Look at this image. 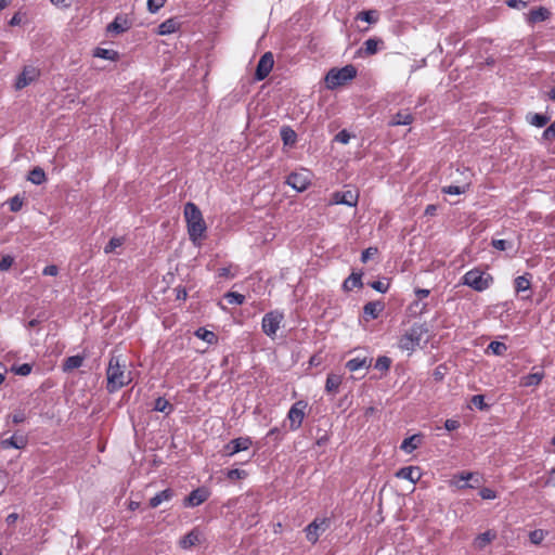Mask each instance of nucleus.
Instances as JSON below:
<instances>
[{
    "label": "nucleus",
    "mask_w": 555,
    "mask_h": 555,
    "mask_svg": "<svg viewBox=\"0 0 555 555\" xmlns=\"http://www.w3.org/2000/svg\"><path fill=\"white\" fill-rule=\"evenodd\" d=\"M85 358L79 354L70 356L65 359L63 364L64 371H73L75 369H79L83 363Z\"/></svg>",
    "instance_id": "obj_37"
},
{
    "label": "nucleus",
    "mask_w": 555,
    "mask_h": 555,
    "mask_svg": "<svg viewBox=\"0 0 555 555\" xmlns=\"http://www.w3.org/2000/svg\"><path fill=\"white\" fill-rule=\"evenodd\" d=\"M460 421L457 420H454V418H448L444 422V428L448 430V431H453V430H456L459 427H460Z\"/></svg>",
    "instance_id": "obj_63"
},
{
    "label": "nucleus",
    "mask_w": 555,
    "mask_h": 555,
    "mask_svg": "<svg viewBox=\"0 0 555 555\" xmlns=\"http://www.w3.org/2000/svg\"><path fill=\"white\" fill-rule=\"evenodd\" d=\"M41 75V70L34 65H25L22 72L16 76L14 87L22 90L33 82L37 81Z\"/></svg>",
    "instance_id": "obj_9"
},
{
    "label": "nucleus",
    "mask_w": 555,
    "mask_h": 555,
    "mask_svg": "<svg viewBox=\"0 0 555 555\" xmlns=\"http://www.w3.org/2000/svg\"><path fill=\"white\" fill-rule=\"evenodd\" d=\"M371 287L373 289H375L376 292H379V293H386L389 288V284L388 283H384L382 281H374L371 283Z\"/></svg>",
    "instance_id": "obj_60"
},
{
    "label": "nucleus",
    "mask_w": 555,
    "mask_h": 555,
    "mask_svg": "<svg viewBox=\"0 0 555 555\" xmlns=\"http://www.w3.org/2000/svg\"><path fill=\"white\" fill-rule=\"evenodd\" d=\"M378 17H379V14H378V12L376 10L362 11L357 16L358 20H361V21L366 22L369 24L377 23Z\"/></svg>",
    "instance_id": "obj_40"
},
{
    "label": "nucleus",
    "mask_w": 555,
    "mask_h": 555,
    "mask_svg": "<svg viewBox=\"0 0 555 555\" xmlns=\"http://www.w3.org/2000/svg\"><path fill=\"white\" fill-rule=\"evenodd\" d=\"M391 365V359L386 356H379L374 364V367L380 372H387L389 371Z\"/></svg>",
    "instance_id": "obj_45"
},
{
    "label": "nucleus",
    "mask_w": 555,
    "mask_h": 555,
    "mask_svg": "<svg viewBox=\"0 0 555 555\" xmlns=\"http://www.w3.org/2000/svg\"><path fill=\"white\" fill-rule=\"evenodd\" d=\"M184 218L186 221L190 240L196 244L204 237L207 230L201 209L192 202L184 205Z\"/></svg>",
    "instance_id": "obj_2"
},
{
    "label": "nucleus",
    "mask_w": 555,
    "mask_h": 555,
    "mask_svg": "<svg viewBox=\"0 0 555 555\" xmlns=\"http://www.w3.org/2000/svg\"><path fill=\"white\" fill-rule=\"evenodd\" d=\"M378 249L376 247H369L364 249L361 254V261L363 263L367 262V260L375 254H377Z\"/></svg>",
    "instance_id": "obj_61"
},
{
    "label": "nucleus",
    "mask_w": 555,
    "mask_h": 555,
    "mask_svg": "<svg viewBox=\"0 0 555 555\" xmlns=\"http://www.w3.org/2000/svg\"><path fill=\"white\" fill-rule=\"evenodd\" d=\"M199 541V534L195 530L186 533L180 541V545L182 548H190L194 546Z\"/></svg>",
    "instance_id": "obj_39"
},
{
    "label": "nucleus",
    "mask_w": 555,
    "mask_h": 555,
    "mask_svg": "<svg viewBox=\"0 0 555 555\" xmlns=\"http://www.w3.org/2000/svg\"><path fill=\"white\" fill-rule=\"evenodd\" d=\"M274 65V59L272 52H266L261 55L256 70H255V79L257 81H261L268 77L270 72L272 70Z\"/></svg>",
    "instance_id": "obj_13"
},
{
    "label": "nucleus",
    "mask_w": 555,
    "mask_h": 555,
    "mask_svg": "<svg viewBox=\"0 0 555 555\" xmlns=\"http://www.w3.org/2000/svg\"><path fill=\"white\" fill-rule=\"evenodd\" d=\"M28 443V437L25 434H20L18 431L14 433L11 437L2 439L0 441V448L3 450L7 449H16L22 450Z\"/></svg>",
    "instance_id": "obj_15"
},
{
    "label": "nucleus",
    "mask_w": 555,
    "mask_h": 555,
    "mask_svg": "<svg viewBox=\"0 0 555 555\" xmlns=\"http://www.w3.org/2000/svg\"><path fill=\"white\" fill-rule=\"evenodd\" d=\"M223 297L230 305L241 306L245 302V296L236 292H228Z\"/></svg>",
    "instance_id": "obj_44"
},
{
    "label": "nucleus",
    "mask_w": 555,
    "mask_h": 555,
    "mask_svg": "<svg viewBox=\"0 0 555 555\" xmlns=\"http://www.w3.org/2000/svg\"><path fill=\"white\" fill-rule=\"evenodd\" d=\"M180 23L176 18H168L160 23L157 27V34L159 36H166L178 31Z\"/></svg>",
    "instance_id": "obj_26"
},
{
    "label": "nucleus",
    "mask_w": 555,
    "mask_h": 555,
    "mask_svg": "<svg viewBox=\"0 0 555 555\" xmlns=\"http://www.w3.org/2000/svg\"><path fill=\"white\" fill-rule=\"evenodd\" d=\"M359 193L352 190L336 191L332 194L331 204L354 207L358 204Z\"/></svg>",
    "instance_id": "obj_12"
},
{
    "label": "nucleus",
    "mask_w": 555,
    "mask_h": 555,
    "mask_svg": "<svg viewBox=\"0 0 555 555\" xmlns=\"http://www.w3.org/2000/svg\"><path fill=\"white\" fill-rule=\"evenodd\" d=\"M93 56L103 59V60L113 61V62H116L119 60L118 51L113 50V49L99 48V47L94 49Z\"/></svg>",
    "instance_id": "obj_33"
},
{
    "label": "nucleus",
    "mask_w": 555,
    "mask_h": 555,
    "mask_svg": "<svg viewBox=\"0 0 555 555\" xmlns=\"http://www.w3.org/2000/svg\"><path fill=\"white\" fill-rule=\"evenodd\" d=\"M132 382V373L127 369L126 360L120 354L111 353L106 367V390L115 393Z\"/></svg>",
    "instance_id": "obj_1"
},
{
    "label": "nucleus",
    "mask_w": 555,
    "mask_h": 555,
    "mask_svg": "<svg viewBox=\"0 0 555 555\" xmlns=\"http://www.w3.org/2000/svg\"><path fill=\"white\" fill-rule=\"evenodd\" d=\"M28 180L36 185L42 184L47 180L44 170L40 167L34 168L29 171Z\"/></svg>",
    "instance_id": "obj_38"
},
{
    "label": "nucleus",
    "mask_w": 555,
    "mask_h": 555,
    "mask_svg": "<svg viewBox=\"0 0 555 555\" xmlns=\"http://www.w3.org/2000/svg\"><path fill=\"white\" fill-rule=\"evenodd\" d=\"M251 444L253 440L248 436L232 439L223 446L222 455L232 457L238 452L247 451Z\"/></svg>",
    "instance_id": "obj_11"
},
{
    "label": "nucleus",
    "mask_w": 555,
    "mask_h": 555,
    "mask_svg": "<svg viewBox=\"0 0 555 555\" xmlns=\"http://www.w3.org/2000/svg\"><path fill=\"white\" fill-rule=\"evenodd\" d=\"M330 527V519L324 518H315L311 521L306 528V539L311 543L315 544L319 541L320 534L324 532Z\"/></svg>",
    "instance_id": "obj_10"
},
{
    "label": "nucleus",
    "mask_w": 555,
    "mask_h": 555,
    "mask_svg": "<svg viewBox=\"0 0 555 555\" xmlns=\"http://www.w3.org/2000/svg\"><path fill=\"white\" fill-rule=\"evenodd\" d=\"M175 495V492L172 489L167 488L158 493H156L154 496H152L149 501V505L152 508H156L159 506L163 502L170 501Z\"/></svg>",
    "instance_id": "obj_25"
},
{
    "label": "nucleus",
    "mask_w": 555,
    "mask_h": 555,
    "mask_svg": "<svg viewBox=\"0 0 555 555\" xmlns=\"http://www.w3.org/2000/svg\"><path fill=\"white\" fill-rule=\"evenodd\" d=\"M474 476H475V473L461 472L453 476L452 482L457 489H461V490L467 489V488L474 489L476 486L468 483V481L472 480L474 478Z\"/></svg>",
    "instance_id": "obj_23"
},
{
    "label": "nucleus",
    "mask_w": 555,
    "mask_h": 555,
    "mask_svg": "<svg viewBox=\"0 0 555 555\" xmlns=\"http://www.w3.org/2000/svg\"><path fill=\"white\" fill-rule=\"evenodd\" d=\"M383 43L380 39L377 38H369L364 41V53L367 55H373L378 50V44Z\"/></svg>",
    "instance_id": "obj_43"
},
{
    "label": "nucleus",
    "mask_w": 555,
    "mask_h": 555,
    "mask_svg": "<svg viewBox=\"0 0 555 555\" xmlns=\"http://www.w3.org/2000/svg\"><path fill=\"white\" fill-rule=\"evenodd\" d=\"M131 26L132 22L126 15L117 14L113 22L107 25L106 30L119 35L130 29Z\"/></svg>",
    "instance_id": "obj_17"
},
{
    "label": "nucleus",
    "mask_w": 555,
    "mask_h": 555,
    "mask_svg": "<svg viewBox=\"0 0 555 555\" xmlns=\"http://www.w3.org/2000/svg\"><path fill=\"white\" fill-rule=\"evenodd\" d=\"M470 402L480 411H487L490 408V405L485 402L483 395H474Z\"/></svg>",
    "instance_id": "obj_47"
},
{
    "label": "nucleus",
    "mask_w": 555,
    "mask_h": 555,
    "mask_svg": "<svg viewBox=\"0 0 555 555\" xmlns=\"http://www.w3.org/2000/svg\"><path fill=\"white\" fill-rule=\"evenodd\" d=\"M26 17L25 13H22L21 11L16 12L11 20L9 21L10 26H18L23 23L24 18Z\"/></svg>",
    "instance_id": "obj_59"
},
{
    "label": "nucleus",
    "mask_w": 555,
    "mask_h": 555,
    "mask_svg": "<svg viewBox=\"0 0 555 555\" xmlns=\"http://www.w3.org/2000/svg\"><path fill=\"white\" fill-rule=\"evenodd\" d=\"M496 538V532L494 530H487L480 534H478L473 542V545L476 550L482 551L485 550L494 539Z\"/></svg>",
    "instance_id": "obj_22"
},
{
    "label": "nucleus",
    "mask_w": 555,
    "mask_h": 555,
    "mask_svg": "<svg viewBox=\"0 0 555 555\" xmlns=\"http://www.w3.org/2000/svg\"><path fill=\"white\" fill-rule=\"evenodd\" d=\"M33 366L28 363H23L15 367L14 372L21 376H27L31 373Z\"/></svg>",
    "instance_id": "obj_56"
},
{
    "label": "nucleus",
    "mask_w": 555,
    "mask_h": 555,
    "mask_svg": "<svg viewBox=\"0 0 555 555\" xmlns=\"http://www.w3.org/2000/svg\"><path fill=\"white\" fill-rule=\"evenodd\" d=\"M350 133L346 130V129H343L340 130L336 135H335V140L339 143H343V144H347L349 143L350 141Z\"/></svg>",
    "instance_id": "obj_58"
},
{
    "label": "nucleus",
    "mask_w": 555,
    "mask_h": 555,
    "mask_svg": "<svg viewBox=\"0 0 555 555\" xmlns=\"http://www.w3.org/2000/svg\"><path fill=\"white\" fill-rule=\"evenodd\" d=\"M551 117L546 114H540V113H528L526 115V120L531 125V126H534L537 128H543L545 127L548 121H550Z\"/></svg>",
    "instance_id": "obj_30"
},
{
    "label": "nucleus",
    "mask_w": 555,
    "mask_h": 555,
    "mask_svg": "<svg viewBox=\"0 0 555 555\" xmlns=\"http://www.w3.org/2000/svg\"><path fill=\"white\" fill-rule=\"evenodd\" d=\"M385 304L380 300L369 301L363 307V315L365 319L375 320L384 311Z\"/></svg>",
    "instance_id": "obj_18"
},
{
    "label": "nucleus",
    "mask_w": 555,
    "mask_h": 555,
    "mask_svg": "<svg viewBox=\"0 0 555 555\" xmlns=\"http://www.w3.org/2000/svg\"><path fill=\"white\" fill-rule=\"evenodd\" d=\"M372 359L367 358H352L346 362V367L350 372H356L358 370H361L363 367H369L371 365Z\"/></svg>",
    "instance_id": "obj_34"
},
{
    "label": "nucleus",
    "mask_w": 555,
    "mask_h": 555,
    "mask_svg": "<svg viewBox=\"0 0 555 555\" xmlns=\"http://www.w3.org/2000/svg\"><path fill=\"white\" fill-rule=\"evenodd\" d=\"M14 262V258L10 255H4L0 259V271H8Z\"/></svg>",
    "instance_id": "obj_54"
},
{
    "label": "nucleus",
    "mask_w": 555,
    "mask_h": 555,
    "mask_svg": "<svg viewBox=\"0 0 555 555\" xmlns=\"http://www.w3.org/2000/svg\"><path fill=\"white\" fill-rule=\"evenodd\" d=\"M311 171L300 169L299 171L291 172L285 180V183L294 189L296 192L306 191L311 183Z\"/></svg>",
    "instance_id": "obj_8"
},
{
    "label": "nucleus",
    "mask_w": 555,
    "mask_h": 555,
    "mask_svg": "<svg viewBox=\"0 0 555 555\" xmlns=\"http://www.w3.org/2000/svg\"><path fill=\"white\" fill-rule=\"evenodd\" d=\"M506 4H507V7H509L512 9L520 10V9H525L528 5V2H526L524 0H507Z\"/></svg>",
    "instance_id": "obj_62"
},
{
    "label": "nucleus",
    "mask_w": 555,
    "mask_h": 555,
    "mask_svg": "<svg viewBox=\"0 0 555 555\" xmlns=\"http://www.w3.org/2000/svg\"><path fill=\"white\" fill-rule=\"evenodd\" d=\"M491 245L495 249L502 250V251L513 248V243L512 242H509L507 240H502V238L492 240Z\"/></svg>",
    "instance_id": "obj_49"
},
{
    "label": "nucleus",
    "mask_w": 555,
    "mask_h": 555,
    "mask_svg": "<svg viewBox=\"0 0 555 555\" xmlns=\"http://www.w3.org/2000/svg\"><path fill=\"white\" fill-rule=\"evenodd\" d=\"M357 76V68L349 64L341 68H331L324 78L325 86L328 90H335L352 80Z\"/></svg>",
    "instance_id": "obj_4"
},
{
    "label": "nucleus",
    "mask_w": 555,
    "mask_h": 555,
    "mask_svg": "<svg viewBox=\"0 0 555 555\" xmlns=\"http://www.w3.org/2000/svg\"><path fill=\"white\" fill-rule=\"evenodd\" d=\"M469 189V183L465 185H447L441 189V192L443 194L449 195H461L466 193V191Z\"/></svg>",
    "instance_id": "obj_42"
},
{
    "label": "nucleus",
    "mask_w": 555,
    "mask_h": 555,
    "mask_svg": "<svg viewBox=\"0 0 555 555\" xmlns=\"http://www.w3.org/2000/svg\"><path fill=\"white\" fill-rule=\"evenodd\" d=\"M461 283L476 292H483L493 284V276L488 272L474 268L461 278Z\"/></svg>",
    "instance_id": "obj_5"
},
{
    "label": "nucleus",
    "mask_w": 555,
    "mask_h": 555,
    "mask_svg": "<svg viewBox=\"0 0 555 555\" xmlns=\"http://www.w3.org/2000/svg\"><path fill=\"white\" fill-rule=\"evenodd\" d=\"M284 320V313L280 310L267 312L261 321L262 332L270 338H274Z\"/></svg>",
    "instance_id": "obj_6"
},
{
    "label": "nucleus",
    "mask_w": 555,
    "mask_h": 555,
    "mask_svg": "<svg viewBox=\"0 0 555 555\" xmlns=\"http://www.w3.org/2000/svg\"><path fill=\"white\" fill-rule=\"evenodd\" d=\"M479 495L483 500H494L496 498V492L494 490H492L491 488L485 487V488L480 489Z\"/></svg>",
    "instance_id": "obj_57"
},
{
    "label": "nucleus",
    "mask_w": 555,
    "mask_h": 555,
    "mask_svg": "<svg viewBox=\"0 0 555 555\" xmlns=\"http://www.w3.org/2000/svg\"><path fill=\"white\" fill-rule=\"evenodd\" d=\"M544 376L545 374L543 370L527 374L520 378V385L524 387L538 386L542 382Z\"/></svg>",
    "instance_id": "obj_28"
},
{
    "label": "nucleus",
    "mask_w": 555,
    "mask_h": 555,
    "mask_svg": "<svg viewBox=\"0 0 555 555\" xmlns=\"http://www.w3.org/2000/svg\"><path fill=\"white\" fill-rule=\"evenodd\" d=\"M280 135L283 144L286 146H294L297 142V133L291 126H282Z\"/></svg>",
    "instance_id": "obj_27"
},
{
    "label": "nucleus",
    "mask_w": 555,
    "mask_h": 555,
    "mask_svg": "<svg viewBox=\"0 0 555 555\" xmlns=\"http://www.w3.org/2000/svg\"><path fill=\"white\" fill-rule=\"evenodd\" d=\"M542 140L547 142L555 140V120L544 129L542 133Z\"/></svg>",
    "instance_id": "obj_50"
},
{
    "label": "nucleus",
    "mask_w": 555,
    "mask_h": 555,
    "mask_svg": "<svg viewBox=\"0 0 555 555\" xmlns=\"http://www.w3.org/2000/svg\"><path fill=\"white\" fill-rule=\"evenodd\" d=\"M515 292L516 294H521L530 291L531 281L530 274L526 273L524 275H519L514 281Z\"/></svg>",
    "instance_id": "obj_32"
},
{
    "label": "nucleus",
    "mask_w": 555,
    "mask_h": 555,
    "mask_svg": "<svg viewBox=\"0 0 555 555\" xmlns=\"http://www.w3.org/2000/svg\"><path fill=\"white\" fill-rule=\"evenodd\" d=\"M210 491L206 487H198L190 492L183 501L185 507H196L208 500Z\"/></svg>",
    "instance_id": "obj_14"
},
{
    "label": "nucleus",
    "mask_w": 555,
    "mask_h": 555,
    "mask_svg": "<svg viewBox=\"0 0 555 555\" xmlns=\"http://www.w3.org/2000/svg\"><path fill=\"white\" fill-rule=\"evenodd\" d=\"M423 442V436L422 434H414L410 437H406L401 442L400 449L406 453L411 454L414 452Z\"/></svg>",
    "instance_id": "obj_20"
},
{
    "label": "nucleus",
    "mask_w": 555,
    "mask_h": 555,
    "mask_svg": "<svg viewBox=\"0 0 555 555\" xmlns=\"http://www.w3.org/2000/svg\"><path fill=\"white\" fill-rule=\"evenodd\" d=\"M166 0H147V10L151 13H156L165 4Z\"/></svg>",
    "instance_id": "obj_53"
},
{
    "label": "nucleus",
    "mask_w": 555,
    "mask_h": 555,
    "mask_svg": "<svg viewBox=\"0 0 555 555\" xmlns=\"http://www.w3.org/2000/svg\"><path fill=\"white\" fill-rule=\"evenodd\" d=\"M153 410L169 415L175 411V406L166 398L158 397L155 399Z\"/></svg>",
    "instance_id": "obj_35"
},
{
    "label": "nucleus",
    "mask_w": 555,
    "mask_h": 555,
    "mask_svg": "<svg viewBox=\"0 0 555 555\" xmlns=\"http://www.w3.org/2000/svg\"><path fill=\"white\" fill-rule=\"evenodd\" d=\"M413 120H414L413 115L410 112L399 111L391 117V119L389 121V126H391V127L406 126V125H411L413 122Z\"/></svg>",
    "instance_id": "obj_24"
},
{
    "label": "nucleus",
    "mask_w": 555,
    "mask_h": 555,
    "mask_svg": "<svg viewBox=\"0 0 555 555\" xmlns=\"http://www.w3.org/2000/svg\"><path fill=\"white\" fill-rule=\"evenodd\" d=\"M551 11L545 7H538L531 9L525 14L526 23L529 26H533L538 23L544 22L551 17Z\"/></svg>",
    "instance_id": "obj_16"
},
{
    "label": "nucleus",
    "mask_w": 555,
    "mask_h": 555,
    "mask_svg": "<svg viewBox=\"0 0 555 555\" xmlns=\"http://www.w3.org/2000/svg\"><path fill=\"white\" fill-rule=\"evenodd\" d=\"M195 336L209 345L217 344L218 337L212 331H208L205 327H199L195 331Z\"/></svg>",
    "instance_id": "obj_36"
},
{
    "label": "nucleus",
    "mask_w": 555,
    "mask_h": 555,
    "mask_svg": "<svg viewBox=\"0 0 555 555\" xmlns=\"http://www.w3.org/2000/svg\"><path fill=\"white\" fill-rule=\"evenodd\" d=\"M9 418H11L13 424H21L26 421V414L24 411L18 410V411H15L13 414H11L9 416Z\"/></svg>",
    "instance_id": "obj_55"
},
{
    "label": "nucleus",
    "mask_w": 555,
    "mask_h": 555,
    "mask_svg": "<svg viewBox=\"0 0 555 555\" xmlns=\"http://www.w3.org/2000/svg\"><path fill=\"white\" fill-rule=\"evenodd\" d=\"M22 206H23V199L18 195H15L12 198H10L9 207L12 212L20 211L22 209Z\"/></svg>",
    "instance_id": "obj_52"
},
{
    "label": "nucleus",
    "mask_w": 555,
    "mask_h": 555,
    "mask_svg": "<svg viewBox=\"0 0 555 555\" xmlns=\"http://www.w3.org/2000/svg\"><path fill=\"white\" fill-rule=\"evenodd\" d=\"M343 377L338 374L330 373L327 374L325 382V391L327 393H337L339 386L341 385Z\"/></svg>",
    "instance_id": "obj_31"
},
{
    "label": "nucleus",
    "mask_w": 555,
    "mask_h": 555,
    "mask_svg": "<svg viewBox=\"0 0 555 555\" xmlns=\"http://www.w3.org/2000/svg\"><path fill=\"white\" fill-rule=\"evenodd\" d=\"M308 408V402L305 400L296 401L287 412V420L289 422V429L292 431L298 430L304 422L306 416V410Z\"/></svg>",
    "instance_id": "obj_7"
},
{
    "label": "nucleus",
    "mask_w": 555,
    "mask_h": 555,
    "mask_svg": "<svg viewBox=\"0 0 555 555\" xmlns=\"http://www.w3.org/2000/svg\"><path fill=\"white\" fill-rule=\"evenodd\" d=\"M124 237H112L108 243L104 246L105 254H112L115 251L117 247H120L124 244Z\"/></svg>",
    "instance_id": "obj_46"
},
{
    "label": "nucleus",
    "mask_w": 555,
    "mask_h": 555,
    "mask_svg": "<svg viewBox=\"0 0 555 555\" xmlns=\"http://www.w3.org/2000/svg\"><path fill=\"white\" fill-rule=\"evenodd\" d=\"M363 286L362 283V273L352 272L343 283V289L345 292H350L353 288H361Z\"/></svg>",
    "instance_id": "obj_29"
},
{
    "label": "nucleus",
    "mask_w": 555,
    "mask_h": 555,
    "mask_svg": "<svg viewBox=\"0 0 555 555\" xmlns=\"http://www.w3.org/2000/svg\"><path fill=\"white\" fill-rule=\"evenodd\" d=\"M486 351L494 356H503L507 351V346L504 343L493 340L488 345Z\"/></svg>",
    "instance_id": "obj_41"
},
{
    "label": "nucleus",
    "mask_w": 555,
    "mask_h": 555,
    "mask_svg": "<svg viewBox=\"0 0 555 555\" xmlns=\"http://www.w3.org/2000/svg\"><path fill=\"white\" fill-rule=\"evenodd\" d=\"M396 476L401 479H406L412 483H416L421 479L422 473L417 466H405L400 468Z\"/></svg>",
    "instance_id": "obj_19"
},
{
    "label": "nucleus",
    "mask_w": 555,
    "mask_h": 555,
    "mask_svg": "<svg viewBox=\"0 0 555 555\" xmlns=\"http://www.w3.org/2000/svg\"><path fill=\"white\" fill-rule=\"evenodd\" d=\"M410 309H415V312L422 315L428 311V304L423 302L422 300H414L411 304Z\"/></svg>",
    "instance_id": "obj_51"
},
{
    "label": "nucleus",
    "mask_w": 555,
    "mask_h": 555,
    "mask_svg": "<svg viewBox=\"0 0 555 555\" xmlns=\"http://www.w3.org/2000/svg\"><path fill=\"white\" fill-rule=\"evenodd\" d=\"M428 333L426 323H414L399 339V348L413 352L420 347L423 337Z\"/></svg>",
    "instance_id": "obj_3"
},
{
    "label": "nucleus",
    "mask_w": 555,
    "mask_h": 555,
    "mask_svg": "<svg viewBox=\"0 0 555 555\" xmlns=\"http://www.w3.org/2000/svg\"><path fill=\"white\" fill-rule=\"evenodd\" d=\"M246 504H250V515L247 516L246 521L249 527L255 526L258 522L257 516L260 509V503L253 495L246 494L244 498Z\"/></svg>",
    "instance_id": "obj_21"
},
{
    "label": "nucleus",
    "mask_w": 555,
    "mask_h": 555,
    "mask_svg": "<svg viewBox=\"0 0 555 555\" xmlns=\"http://www.w3.org/2000/svg\"><path fill=\"white\" fill-rule=\"evenodd\" d=\"M247 477V473L244 469L232 468L227 472V478L230 480H240L245 479Z\"/></svg>",
    "instance_id": "obj_48"
},
{
    "label": "nucleus",
    "mask_w": 555,
    "mask_h": 555,
    "mask_svg": "<svg viewBox=\"0 0 555 555\" xmlns=\"http://www.w3.org/2000/svg\"><path fill=\"white\" fill-rule=\"evenodd\" d=\"M543 531L542 530H534L530 532V541L533 544H539L543 540Z\"/></svg>",
    "instance_id": "obj_64"
}]
</instances>
